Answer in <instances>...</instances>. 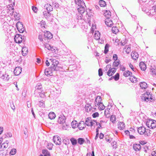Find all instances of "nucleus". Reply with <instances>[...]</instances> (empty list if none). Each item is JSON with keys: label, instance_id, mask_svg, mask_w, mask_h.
<instances>
[{"label": "nucleus", "instance_id": "obj_1", "mask_svg": "<svg viewBox=\"0 0 156 156\" xmlns=\"http://www.w3.org/2000/svg\"><path fill=\"white\" fill-rule=\"evenodd\" d=\"M75 2L76 5H78L77 7V10L79 13L77 17L78 20H82V14L86 11V6L83 0H75Z\"/></svg>", "mask_w": 156, "mask_h": 156}, {"label": "nucleus", "instance_id": "obj_2", "mask_svg": "<svg viewBox=\"0 0 156 156\" xmlns=\"http://www.w3.org/2000/svg\"><path fill=\"white\" fill-rule=\"evenodd\" d=\"M141 99L142 101L147 102H150V100H152L153 99L151 93L148 92H146L144 93V96L141 97Z\"/></svg>", "mask_w": 156, "mask_h": 156}, {"label": "nucleus", "instance_id": "obj_3", "mask_svg": "<svg viewBox=\"0 0 156 156\" xmlns=\"http://www.w3.org/2000/svg\"><path fill=\"white\" fill-rule=\"evenodd\" d=\"M50 62L52 64L51 66V67L53 70H58L57 69V66L58 64V62L55 59L51 58L49 59Z\"/></svg>", "mask_w": 156, "mask_h": 156}, {"label": "nucleus", "instance_id": "obj_4", "mask_svg": "<svg viewBox=\"0 0 156 156\" xmlns=\"http://www.w3.org/2000/svg\"><path fill=\"white\" fill-rule=\"evenodd\" d=\"M156 12V4L152 7L149 8V9L147 12V15L150 17L152 16L155 15Z\"/></svg>", "mask_w": 156, "mask_h": 156}, {"label": "nucleus", "instance_id": "obj_5", "mask_svg": "<svg viewBox=\"0 0 156 156\" xmlns=\"http://www.w3.org/2000/svg\"><path fill=\"white\" fill-rule=\"evenodd\" d=\"M147 126L150 129H153L156 127V121L154 120H149L146 123Z\"/></svg>", "mask_w": 156, "mask_h": 156}, {"label": "nucleus", "instance_id": "obj_6", "mask_svg": "<svg viewBox=\"0 0 156 156\" xmlns=\"http://www.w3.org/2000/svg\"><path fill=\"white\" fill-rule=\"evenodd\" d=\"M24 36L20 34H16L14 38L15 41L18 43H20L22 42L23 39H24Z\"/></svg>", "mask_w": 156, "mask_h": 156}, {"label": "nucleus", "instance_id": "obj_7", "mask_svg": "<svg viewBox=\"0 0 156 156\" xmlns=\"http://www.w3.org/2000/svg\"><path fill=\"white\" fill-rule=\"evenodd\" d=\"M66 120V118L64 115L62 113L59 115L58 117L57 122L60 124H63L65 122Z\"/></svg>", "mask_w": 156, "mask_h": 156}, {"label": "nucleus", "instance_id": "obj_8", "mask_svg": "<svg viewBox=\"0 0 156 156\" xmlns=\"http://www.w3.org/2000/svg\"><path fill=\"white\" fill-rule=\"evenodd\" d=\"M23 26V24L20 22H18L16 24V27L20 33H23L25 30V28Z\"/></svg>", "mask_w": 156, "mask_h": 156}, {"label": "nucleus", "instance_id": "obj_9", "mask_svg": "<svg viewBox=\"0 0 156 156\" xmlns=\"http://www.w3.org/2000/svg\"><path fill=\"white\" fill-rule=\"evenodd\" d=\"M138 133L140 135L144 134L145 135H147V133L146 131V129L144 126H142L139 127L138 128H137Z\"/></svg>", "mask_w": 156, "mask_h": 156}, {"label": "nucleus", "instance_id": "obj_10", "mask_svg": "<svg viewBox=\"0 0 156 156\" xmlns=\"http://www.w3.org/2000/svg\"><path fill=\"white\" fill-rule=\"evenodd\" d=\"M43 90H42V85L40 83H38L37 84L35 87V90L34 91V94L35 96L36 97L37 96V94L38 92L41 91Z\"/></svg>", "mask_w": 156, "mask_h": 156}, {"label": "nucleus", "instance_id": "obj_11", "mask_svg": "<svg viewBox=\"0 0 156 156\" xmlns=\"http://www.w3.org/2000/svg\"><path fill=\"white\" fill-rule=\"evenodd\" d=\"M56 70H52L51 67L50 68L46 69L45 70L44 73L45 75L47 76H51L52 75V72Z\"/></svg>", "mask_w": 156, "mask_h": 156}, {"label": "nucleus", "instance_id": "obj_12", "mask_svg": "<svg viewBox=\"0 0 156 156\" xmlns=\"http://www.w3.org/2000/svg\"><path fill=\"white\" fill-rule=\"evenodd\" d=\"M53 140L56 144L59 145L61 144V139L59 136H54Z\"/></svg>", "mask_w": 156, "mask_h": 156}, {"label": "nucleus", "instance_id": "obj_13", "mask_svg": "<svg viewBox=\"0 0 156 156\" xmlns=\"http://www.w3.org/2000/svg\"><path fill=\"white\" fill-rule=\"evenodd\" d=\"M9 143V141L6 140L5 142L2 144H0V149H2L3 150H5L8 147Z\"/></svg>", "mask_w": 156, "mask_h": 156}, {"label": "nucleus", "instance_id": "obj_14", "mask_svg": "<svg viewBox=\"0 0 156 156\" xmlns=\"http://www.w3.org/2000/svg\"><path fill=\"white\" fill-rule=\"evenodd\" d=\"M22 68L20 67H17L15 68L14 71V73L15 75H19L21 72Z\"/></svg>", "mask_w": 156, "mask_h": 156}, {"label": "nucleus", "instance_id": "obj_15", "mask_svg": "<svg viewBox=\"0 0 156 156\" xmlns=\"http://www.w3.org/2000/svg\"><path fill=\"white\" fill-rule=\"evenodd\" d=\"M80 130H82L84 129L86 127L84 122L83 121H80L78 124L77 126Z\"/></svg>", "mask_w": 156, "mask_h": 156}, {"label": "nucleus", "instance_id": "obj_16", "mask_svg": "<svg viewBox=\"0 0 156 156\" xmlns=\"http://www.w3.org/2000/svg\"><path fill=\"white\" fill-rule=\"evenodd\" d=\"M44 37L48 39H50L52 37V35L49 32L46 31L44 33Z\"/></svg>", "mask_w": 156, "mask_h": 156}, {"label": "nucleus", "instance_id": "obj_17", "mask_svg": "<svg viewBox=\"0 0 156 156\" xmlns=\"http://www.w3.org/2000/svg\"><path fill=\"white\" fill-rule=\"evenodd\" d=\"M0 76L1 78L4 80H9V75L5 73L2 74H0Z\"/></svg>", "mask_w": 156, "mask_h": 156}, {"label": "nucleus", "instance_id": "obj_18", "mask_svg": "<svg viewBox=\"0 0 156 156\" xmlns=\"http://www.w3.org/2000/svg\"><path fill=\"white\" fill-rule=\"evenodd\" d=\"M105 23L107 26L110 27L112 26L113 23L112 20L110 18L106 19Z\"/></svg>", "mask_w": 156, "mask_h": 156}, {"label": "nucleus", "instance_id": "obj_19", "mask_svg": "<svg viewBox=\"0 0 156 156\" xmlns=\"http://www.w3.org/2000/svg\"><path fill=\"white\" fill-rule=\"evenodd\" d=\"M141 148V146L140 144H134L133 145V148L136 151L140 150Z\"/></svg>", "mask_w": 156, "mask_h": 156}, {"label": "nucleus", "instance_id": "obj_20", "mask_svg": "<svg viewBox=\"0 0 156 156\" xmlns=\"http://www.w3.org/2000/svg\"><path fill=\"white\" fill-rule=\"evenodd\" d=\"M139 66L141 69L142 71H145L146 69V65L143 62H140V63Z\"/></svg>", "mask_w": 156, "mask_h": 156}, {"label": "nucleus", "instance_id": "obj_21", "mask_svg": "<svg viewBox=\"0 0 156 156\" xmlns=\"http://www.w3.org/2000/svg\"><path fill=\"white\" fill-rule=\"evenodd\" d=\"M44 7L47 10V11L51 12L53 10V7L49 4H45Z\"/></svg>", "mask_w": 156, "mask_h": 156}, {"label": "nucleus", "instance_id": "obj_22", "mask_svg": "<svg viewBox=\"0 0 156 156\" xmlns=\"http://www.w3.org/2000/svg\"><path fill=\"white\" fill-rule=\"evenodd\" d=\"M131 56L133 59L136 60L138 58L139 55L137 52H132L131 53Z\"/></svg>", "mask_w": 156, "mask_h": 156}, {"label": "nucleus", "instance_id": "obj_23", "mask_svg": "<svg viewBox=\"0 0 156 156\" xmlns=\"http://www.w3.org/2000/svg\"><path fill=\"white\" fill-rule=\"evenodd\" d=\"M51 15V13L48 11H45L43 12V15L46 19H48Z\"/></svg>", "mask_w": 156, "mask_h": 156}, {"label": "nucleus", "instance_id": "obj_24", "mask_svg": "<svg viewBox=\"0 0 156 156\" xmlns=\"http://www.w3.org/2000/svg\"><path fill=\"white\" fill-rule=\"evenodd\" d=\"M125 128V124L123 122H119L118 124V128L120 130H122Z\"/></svg>", "mask_w": 156, "mask_h": 156}, {"label": "nucleus", "instance_id": "obj_25", "mask_svg": "<svg viewBox=\"0 0 156 156\" xmlns=\"http://www.w3.org/2000/svg\"><path fill=\"white\" fill-rule=\"evenodd\" d=\"M94 37L96 40H98L100 39V34L98 31H95Z\"/></svg>", "mask_w": 156, "mask_h": 156}, {"label": "nucleus", "instance_id": "obj_26", "mask_svg": "<svg viewBox=\"0 0 156 156\" xmlns=\"http://www.w3.org/2000/svg\"><path fill=\"white\" fill-rule=\"evenodd\" d=\"M104 15L106 18V19H109L111 17V13L109 11L106 10L105 11Z\"/></svg>", "mask_w": 156, "mask_h": 156}, {"label": "nucleus", "instance_id": "obj_27", "mask_svg": "<svg viewBox=\"0 0 156 156\" xmlns=\"http://www.w3.org/2000/svg\"><path fill=\"white\" fill-rule=\"evenodd\" d=\"M140 87L143 89H145L147 87V84L144 82H140Z\"/></svg>", "mask_w": 156, "mask_h": 156}, {"label": "nucleus", "instance_id": "obj_28", "mask_svg": "<svg viewBox=\"0 0 156 156\" xmlns=\"http://www.w3.org/2000/svg\"><path fill=\"white\" fill-rule=\"evenodd\" d=\"M44 46L45 48L51 51H52L55 50V49L53 48V47H52L48 44H44Z\"/></svg>", "mask_w": 156, "mask_h": 156}, {"label": "nucleus", "instance_id": "obj_29", "mask_svg": "<svg viewBox=\"0 0 156 156\" xmlns=\"http://www.w3.org/2000/svg\"><path fill=\"white\" fill-rule=\"evenodd\" d=\"M56 117L55 114L53 112H51L48 114L49 118L51 119H54Z\"/></svg>", "mask_w": 156, "mask_h": 156}, {"label": "nucleus", "instance_id": "obj_30", "mask_svg": "<svg viewBox=\"0 0 156 156\" xmlns=\"http://www.w3.org/2000/svg\"><path fill=\"white\" fill-rule=\"evenodd\" d=\"M141 8L143 11L145 12L147 14V12H148L149 9V8H148L146 5V4L144 5H142Z\"/></svg>", "mask_w": 156, "mask_h": 156}, {"label": "nucleus", "instance_id": "obj_31", "mask_svg": "<svg viewBox=\"0 0 156 156\" xmlns=\"http://www.w3.org/2000/svg\"><path fill=\"white\" fill-rule=\"evenodd\" d=\"M28 49L27 48L23 47L22 48V54L23 55L25 56L27 55V53L28 52Z\"/></svg>", "mask_w": 156, "mask_h": 156}, {"label": "nucleus", "instance_id": "obj_32", "mask_svg": "<svg viewBox=\"0 0 156 156\" xmlns=\"http://www.w3.org/2000/svg\"><path fill=\"white\" fill-rule=\"evenodd\" d=\"M132 74V73L130 71L127 70L124 72L123 75L125 77H127L131 76Z\"/></svg>", "mask_w": 156, "mask_h": 156}, {"label": "nucleus", "instance_id": "obj_33", "mask_svg": "<svg viewBox=\"0 0 156 156\" xmlns=\"http://www.w3.org/2000/svg\"><path fill=\"white\" fill-rule=\"evenodd\" d=\"M98 101L97 102L98 103H95V105L96 106L97 105H98L99 103H101V97L99 96H98L97 97L95 100V102H96L97 101Z\"/></svg>", "mask_w": 156, "mask_h": 156}, {"label": "nucleus", "instance_id": "obj_34", "mask_svg": "<svg viewBox=\"0 0 156 156\" xmlns=\"http://www.w3.org/2000/svg\"><path fill=\"white\" fill-rule=\"evenodd\" d=\"M91 120H90V118L88 117L87 118L84 122L85 125H86L88 126H90V123Z\"/></svg>", "mask_w": 156, "mask_h": 156}, {"label": "nucleus", "instance_id": "obj_35", "mask_svg": "<svg viewBox=\"0 0 156 156\" xmlns=\"http://www.w3.org/2000/svg\"><path fill=\"white\" fill-rule=\"evenodd\" d=\"M130 81L133 82L135 83L137 81V78L134 76H131L129 78Z\"/></svg>", "mask_w": 156, "mask_h": 156}, {"label": "nucleus", "instance_id": "obj_36", "mask_svg": "<svg viewBox=\"0 0 156 156\" xmlns=\"http://www.w3.org/2000/svg\"><path fill=\"white\" fill-rule=\"evenodd\" d=\"M112 31L113 33L116 34L119 32V30L117 27L114 26L112 28Z\"/></svg>", "mask_w": 156, "mask_h": 156}, {"label": "nucleus", "instance_id": "obj_37", "mask_svg": "<svg viewBox=\"0 0 156 156\" xmlns=\"http://www.w3.org/2000/svg\"><path fill=\"white\" fill-rule=\"evenodd\" d=\"M99 3L100 5L102 7H105L106 5L105 2L103 0H100Z\"/></svg>", "mask_w": 156, "mask_h": 156}, {"label": "nucleus", "instance_id": "obj_38", "mask_svg": "<svg viewBox=\"0 0 156 156\" xmlns=\"http://www.w3.org/2000/svg\"><path fill=\"white\" fill-rule=\"evenodd\" d=\"M125 51L127 54L131 52V48L129 45H126L125 47Z\"/></svg>", "mask_w": 156, "mask_h": 156}, {"label": "nucleus", "instance_id": "obj_39", "mask_svg": "<svg viewBox=\"0 0 156 156\" xmlns=\"http://www.w3.org/2000/svg\"><path fill=\"white\" fill-rule=\"evenodd\" d=\"M116 118L115 115H112L110 118V121L113 123H115L116 121Z\"/></svg>", "mask_w": 156, "mask_h": 156}, {"label": "nucleus", "instance_id": "obj_40", "mask_svg": "<svg viewBox=\"0 0 156 156\" xmlns=\"http://www.w3.org/2000/svg\"><path fill=\"white\" fill-rule=\"evenodd\" d=\"M96 106H99V109L100 110H103L105 108V106L102 103H100L99 104Z\"/></svg>", "mask_w": 156, "mask_h": 156}, {"label": "nucleus", "instance_id": "obj_41", "mask_svg": "<svg viewBox=\"0 0 156 156\" xmlns=\"http://www.w3.org/2000/svg\"><path fill=\"white\" fill-rule=\"evenodd\" d=\"M151 75L154 76L156 74V69L155 68L152 67L151 69Z\"/></svg>", "mask_w": 156, "mask_h": 156}, {"label": "nucleus", "instance_id": "obj_42", "mask_svg": "<svg viewBox=\"0 0 156 156\" xmlns=\"http://www.w3.org/2000/svg\"><path fill=\"white\" fill-rule=\"evenodd\" d=\"M77 122L76 121H73L71 122V126L73 128H75L78 126V124H77Z\"/></svg>", "mask_w": 156, "mask_h": 156}, {"label": "nucleus", "instance_id": "obj_43", "mask_svg": "<svg viewBox=\"0 0 156 156\" xmlns=\"http://www.w3.org/2000/svg\"><path fill=\"white\" fill-rule=\"evenodd\" d=\"M63 124V126L62 127V130H67L69 128V126L65 122Z\"/></svg>", "mask_w": 156, "mask_h": 156}, {"label": "nucleus", "instance_id": "obj_44", "mask_svg": "<svg viewBox=\"0 0 156 156\" xmlns=\"http://www.w3.org/2000/svg\"><path fill=\"white\" fill-rule=\"evenodd\" d=\"M85 140L83 138H80L78 139V142L80 145L83 144L85 142Z\"/></svg>", "mask_w": 156, "mask_h": 156}, {"label": "nucleus", "instance_id": "obj_45", "mask_svg": "<svg viewBox=\"0 0 156 156\" xmlns=\"http://www.w3.org/2000/svg\"><path fill=\"white\" fill-rule=\"evenodd\" d=\"M42 153L44 155V156H50V154L48 151L46 150H43L42 151Z\"/></svg>", "mask_w": 156, "mask_h": 156}, {"label": "nucleus", "instance_id": "obj_46", "mask_svg": "<svg viewBox=\"0 0 156 156\" xmlns=\"http://www.w3.org/2000/svg\"><path fill=\"white\" fill-rule=\"evenodd\" d=\"M37 94H39V95L40 97L41 98H44L45 96V93L42 91H41L40 92H38Z\"/></svg>", "mask_w": 156, "mask_h": 156}, {"label": "nucleus", "instance_id": "obj_47", "mask_svg": "<svg viewBox=\"0 0 156 156\" xmlns=\"http://www.w3.org/2000/svg\"><path fill=\"white\" fill-rule=\"evenodd\" d=\"M153 4V2L152 0L150 1L147 4H146V6L149 8H151V7H152L151 6Z\"/></svg>", "mask_w": 156, "mask_h": 156}, {"label": "nucleus", "instance_id": "obj_48", "mask_svg": "<svg viewBox=\"0 0 156 156\" xmlns=\"http://www.w3.org/2000/svg\"><path fill=\"white\" fill-rule=\"evenodd\" d=\"M70 141L73 145H75L77 144V140L73 138H72L70 139Z\"/></svg>", "mask_w": 156, "mask_h": 156}, {"label": "nucleus", "instance_id": "obj_49", "mask_svg": "<svg viewBox=\"0 0 156 156\" xmlns=\"http://www.w3.org/2000/svg\"><path fill=\"white\" fill-rule=\"evenodd\" d=\"M47 147L49 150H51L53 147V145L51 143L47 142Z\"/></svg>", "mask_w": 156, "mask_h": 156}, {"label": "nucleus", "instance_id": "obj_50", "mask_svg": "<svg viewBox=\"0 0 156 156\" xmlns=\"http://www.w3.org/2000/svg\"><path fill=\"white\" fill-rule=\"evenodd\" d=\"M16 150L15 148L12 149L10 151L9 154L11 155H14L16 153Z\"/></svg>", "mask_w": 156, "mask_h": 156}, {"label": "nucleus", "instance_id": "obj_51", "mask_svg": "<svg viewBox=\"0 0 156 156\" xmlns=\"http://www.w3.org/2000/svg\"><path fill=\"white\" fill-rule=\"evenodd\" d=\"M117 142L115 141H113L111 143V145L113 147V149H115L117 147Z\"/></svg>", "mask_w": 156, "mask_h": 156}, {"label": "nucleus", "instance_id": "obj_52", "mask_svg": "<svg viewBox=\"0 0 156 156\" xmlns=\"http://www.w3.org/2000/svg\"><path fill=\"white\" fill-rule=\"evenodd\" d=\"M119 73H117L115 76H113V78L115 80L117 81L119 79Z\"/></svg>", "mask_w": 156, "mask_h": 156}, {"label": "nucleus", "instance_id": "obj_53", "mask_svg": "<svg viewBox=\"0 0 156 156\" xmlns=\"http://www.w3.org/2000/svg\"><path fill=\"white\" fill-rule=\"evenodd\" d=\"M108 51V45L106 44L105 46L104 53L106 54H107Z\"/></svg>", "mask_w": 156, "mask_h": 156}, {"label": "nucleus", "instance_id": "obj_54", "mask_svg": "<svg viewBox=\"0 0 156 156\" xmlns=\"http://www.w3.org/2000/svg\"><path fill=\"white\" fill-rule=\"evenodd\" d=\"M119 64V61L114 62L113 63V66L114 67H117Z\"/></svg>", "mask_w": 156, "mask_h": 156}, {"label": "nucleus", "instance_id": "obj_55", "mask_svg": "<svg viewBox=\"0 0 156 156\" xmlns=\"http://www.w3.org/2000/svg\"><path fill=\"white\" fill-rule=\"evenodd\" d=\"M97 124V122L96 120H91L90 123V126H92L95 124L96 125Z\"/></svg>", "mask_w": 156, "mask_h": 156}, {"label": "nucleus", "instance_id": "obj_56", "mask_svg": "<svg viewBox=\"0 0 156 156\" xmlns=\"http://www.w3.org/2000/svg\"><path fill=\"white\" fill-rule=\"evenodd\" d=\"M92 108V106H89V107H88V106H85L86 110L87 112H90Z\"/></svg>", "mask_w": 156, "mask_h": 156}, {"label": "nucleus", "instance_id": "obj_57", "mask_svg": "<svg viewBox=\"0 0 156 156\" xmlns=\"http://www.w3.org/2000/svg\"><path fill=\"white\" fill-rule=\"evenodd\" d=\"M52 5L56 8H58L59 6V4L57 2H55V1H54L52 2Z\"/></svg>", "mask_w": 156, "mask_h": 156}, {"label": "nucleus", "instance_id": "obj_58", "mask_svg": "<svg viewBox=\"0 0 156 156\" xmlns=\"http://www.w3.org/2000/svg\"><path fill=\"white\" fill-rule=\"evenodd\" d=\"M24 133L25 134L26 138H27L28 136L27 134V129L26 128H25V129L23 130Z\"/></svg>", "mask_w": 156, "mask_h": 156}, {"label": "nucleus", "instance_id": "obj_59", "mask_svg": "<svg viewBox=\"0 0 156 156\" xmlns=\"http://www.w3.org/2000/svg\"><path fill=\"white\" fill-rule=\"evenodd\" d=\"M99 114L98 112H96L94 113L92 115V116L93 118H95L97 117H98L99 116Z\"/></svg>", "mask_w": 156, "mask_h": 156}, {"label": "nucleus", "instance_id": "obj_60", "mask_svg": "<svg viewBox=\"0 0 156 156\" xmlns=\"http://www.w3.org/2000/svg\"><path fill=\"white\" fill-rule=\"evenodd\" d=\"M5 136H5V137H11L12 136V134L10 132L6 133H5Z\"/></svg>", "mask_w": 156, "mask_h": 156}, {"label": "nucleus", "instance_id": "obj_61", "mask_svg": "<svg viewBox=\"0 0 156 156\" xmlns=\"http://www.w3.org/2000/svg\"><path fill=\"white\" fill-rule=\"evenodd\" d=\"M98 75L100 76H102L103 75L102 69L101 68H100L98 69Z\"/></svg>", "mask_w": 156, "mask_h": 156}, {"label": "nucleus", "instance_id": "obj_62", "mask_svg": "<svg viewBox=\"0 0 156 156\" xmlns=\"http://www.w3.org/2000/svg\"><path fill=\"white\" fill-rule=\"evenodd\" d=\"M39 106L40 107H44V102L41 101H39Z\"/></svg>", "mask_w": 156, "mask_h": 156}, {"label": "nucleus", "instance_id": "obj_63", "mask_svg": "<svg viewBox=\"0 0 156 156\" xmlns=\"http://www.w3.org/2000/svg\"><path fill=\"white\" fill-rule=\"evenodd\" d=\"M111 67V65L110 64H108L106 66V67L105 68V71H107L108 69H110Z\"/></svg>", "mask_w": 156, "mask_h": 156}, {"label": "nucleus", "instance_id": "obj_64", "mask_svg": "<svg viewBox=\"0 0 156 156\" xmlns=\"http://www.w3.org/2000/svg\"><path fill=\"white\" fill-rule=\"evenodd\" d=\"M107 74L109 76H111L112 75V71L110 69H109L108 71L107 72Z\"/></svg>", "mask_w": 156, "mask_h": 156}]
</instances>
